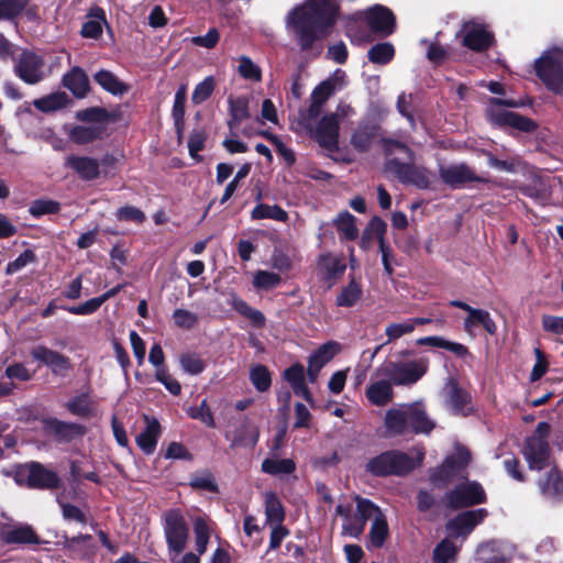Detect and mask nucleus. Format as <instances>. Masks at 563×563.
<instances>
[{
  "instance_id": "f257e3e1",
  "label": "nucleus",
  "mask_w": 563,
  "mask_h": 563,
  "mask_svg": "<svg viewBox=\"0 0 563 563\" xmlns=\"http://www.w3.org/2000/svg\"><path fill=\"white\" fill-rule=\"evenodd\" d=\"M338 4L334 0H307L295 7L286 16V29L302 49L311 47L319 38L328 35V27L334 22Z\"/></svg>"
},
{
  "instance_id": "f03ea898",
  "label": "nucleus",
  "mask_w": 563,
  "mask_h": 563,
  "mask_svg": "<svg viewBox=\"0 0 563 563\" xmlns=\"http://www.w3.org/2000/svg\"><path fill=\"white\" fill-rule=\"evenodd\" d=\"M386 155L385 168L405 185L428 189L434 180V174L423 166L413 164V152L405 144L387 140L384 144Z\"/></svg>"
},
{
  "instance_id": "7ed1b4c3",
  "label": "nucleus",
  "mask_w": 563,
  "mask_h": 563,
  "mask_svg": "<svg viewBox=\"0 0 563 563\" xmlns=\"http://www.w3.org/2000/svg\"><path fill=\"white\" fill-rule=\"evenodd\" d=\"M423 459L422 448H412L408 452L391 450L369 460L367 471L376 476H405L420 466Z\"/></svg>"
},
{
  "instance_id": "20e7f679",
  "label": "nucleus",
  "mask_w": 563,
  "mask_h": 563,
  "mask_svg": "<svg viewBox=\"0 0 563 563\" xmlns=\"http://www.w3.org/2000/svg\"><path fill=\"white\" fill-rule=\"evenodd\" d=\"M354 500L356 503L354 512L351 504L340 503L335 508V514L343 519L342 536L360 539L364 533L367 520H372L379 507L358 495L354 496Z\"/></svg>"
},
{
  "instance_id": "39448f33",
  "label": "nucleus",
  "mask_w": 563,
  "mask_h": 563,
  "mask_svg": "<svg viewBox=\"0 0 563 563\" xmlns=\"http://www.w3.org/2000/svg\"><path fill=\"white\" fill-rule=\"evenodd\" d=\"M428 369L429 358L419 357L408 362H385L375 369V375L387 377L397 386H410L420 380Z\"/></svg>"
},
{
  "instance_id": "423d86ee",
  "label": "nucleus",
  "mask_w": 563,
  "mask_h": 563,
  "mask_svg": "<svg viewBox=\"0 0 563 563\" xmlns=\"http://www.w3.org/2000/svg\"><path fill=\"white\" fill-rule=\"evenodd\" d=\"M536 71L547 88L554 93L563 92V48L547 51L537 62Z\"/></svg>"
},
{
  "instance_id": "0eeeda50",
  "label": "nucleus",
  "mask_w": 563,
  "mask_h": 563,
  "mask_svg": "<svg viewBox=\"0 0 563 563\" xmlns=\"http://www.w3.org/2000/svg\"><path fill=\"white\" fill-rule=\"evenodd\" d=\"M164 533L172 561L185 550L188 539V527L179 510L172 509L164 516Z\"/></svg>"
},
{
  "instance_id": "6e6552de",
  "label": "nucleus",
  "mask_w": 563,
  "mask_h": 563,
  "mask_svg": "<svg viewBox=\"0 0 563 563\" xmlns=\"http://www.w3.org/2000/svg\"><path fill=\"white\" fill-rule=\"evenodd\" d=\"M504 106L517 107L515 101H504L493 98L487 111V115L492 123L499 126H510L519 131L531 132L536 129V123L516 112L506 110Z\"/></svg>"
},
{
  "instance_id": "1a4fd4ad",
  "label": "nucleus",
  "mask_w": 563,
  "mask_h": 563,
  "mask_svg": "<svg viewBox=\"0 0 563 563\" xmlns=\"http://www.w3.org/2000/svg\"><path fill=\"white\" fill-rule=\"evenodd\" d=\"M103 111L98 109L86 110L79 114V118L89 121L87 124H80L71 128L68 136L76 144H88L101 139L106 132L104 122L100 121Z\"/></svg>"
},
{
  "instance_id": "9d476101",
  "label": "nucleus",
  "mask_w": 563,
  "mask_h": 563,
  "mask_svg": "<svg viewBox=\"0 0 563 563\" xmlns=\"http://www.w3.org/2000/svg\"><path fill=\"white\" fill-rule=\"evenodd\" d=\"M14 69L16 75L30 85L42 81L49 73L43 57L31 51H24L20 55Z\"/></svg>"
},
{
  "instance_id": "9b49d317",
  "label": "nucleus",
  "mask_w": 563,
  "mask_h": 563,
  "mask_svg": "<svg viewBox=\"0 0 563 563\" xmlns=\"http://www.w3.org/2000/svg\"><path fill=\"white\" fill-rule=\"evenodd\" d=\"M485 498L484 488L476 482L461 484L446 494L448 506L454 509L482 504Z\"/></svg>"
},
{
  "instance_id": "f8f14e48",
  "label": "nucleus",
  "mask_w": 563,
  "mask_h": 563,
  "mask_svg": "<svg viewBox=\"0 0 563 563\" xmlns=\"http://www.w3.org/2000/svg\"><path fill=\"white\" fill-rule=\"evenodd\" d=\"M439 176L441 180L453 189L462 188L468 183H486L484 177L475 174V172L466 164H449L439 167Z\"/></svg>"
},
{
  "instance_id": "ddd939ff",
  "label": "nucleus",
  "mask_w": 563,
  "mask_h": 563,
  "mask_svg": "<svg viewBox=\"0 0 563 563\" xmlns=\"http://www.w3.org/2000/svg\"><path fill=\"white\" fill-rule=\"evenodd\" d=\"M31 356L34 361L47 366L56 376L64 377L73 369L69 357L42 344L31 350Z\"/></svg>"
},
{
  "instance_id": "4468645a",
  "label": "nucleus",
  "mask_w": 563,
  "mask_h": 563,
  "mask_svg": "<svg viewBox=\"0 0 563 563\" xmlns=\"http://www.w3.org/2000/svg\"><path fill=\"white\" fill-rule=\"evenodd\" d=\"M470 460V452L465 448L457 446L455 453L446 457L443 464L431 473L430 481L435 485L446 484L468 464Z\"/></svg>"
},
{
  "instance_id": "2eb2a0df",
  "label": "nucleus",
  "mask_w": 563,
  "mask_h": 563,
  "mask_svg": "<svg viewBox=\"0 0 563 563\" xmlns=\"http://www.w3.org/2000/svg\"><path fill=\"white\" fill-rule=\"evenodd\" d=\"M487 516L486 509H476L464 511L453 519L449 520L445 529L451 538H461L463 542L466 537L481 523Z\"/></svg>"
},
{
  "instance_id": "dca6fc26",
  "label": "nucleus",
  "mask_w": 563,
  "mask_h": 563,
  "mask_svg": "<svg viewBox=\"0 0 563 563\" xmlns=\"http://www.w3.org/2000/svg\"><path fill=\"white\" fill-rule=\"evenodd\" d=\"M459 36L462 37V43L473 51H484L493 42V34L487 30L486 25L477 21L465 22Z\"/></svg>"
},
{
  "instance_id": "f3484780",
  "label": "nucleus",
  "mask_w": 563,
  "mask_h": 563,
  "mask_svg": "<svg viewBox=\"0 0 563 563\" xmlns=\"http://www.w3.org/2000/svg\"><path fill=\"white\" fill-rule=\"evenodd\" d=\"M445 407L454 415L467 416L472 411L471 395L459 386L454 378H449L443 387Z\"/></svg>"
},
{
  "instance_id": "a211bd4d",
  "label": "nucleus",
  "mask_w": 563,
  "mask_h": 563,
  "mask_svg": "<svg viewBox=\"0 0 563 563\" xmlns=\"http://www.w3.org/2000/svg\"><path fill=\"white\" fill-rule=\"evenodd\" d=\"M340 124L333 115L327 114L320 119L316 128H312L310 136L323 148L334 152L339 148Z\"/></svg>"
},
{
  "instance_id": "6ab92c4d",
  "label": "nucleus",
  "mask_w": 563,
  "mask_h": 563,
  "mask_svg": "<svg viewBox=\"0 0 563 563\" xmlns=\"http://www.w3.org/2000/svg\"><path fill=\"white\" fill-rule=\"evenodd\" d=\"M20 481L25 479L27 486L33 488H54L59 479L55 472L45 468L38 463L25 465L19 472Z\"/></svg>"
},
{
  "instance_id": "aec40b11",
  "label": "nucleus",
  "mask_w": 563,
  "mask_h": 563,
  "mask_svg": "<svg viewBox=\"0 0 563 563\" xmlns=\"http://www.w3.org/2000/svg\"><path fill=\"white\" fill-rule=\"evenodd\" d=\"M523 456L531 470L540 471L548 465L550 449L542 435H531L522 450Z\"/></svg>"
},
{
  "instance_id": "412c9836",
  "label": "nucleus",
  "mask_w": 563,
  "mask_h": 563,
  "mask_svg": "<svg viewBox=\"0 0 563 563\" xmlns=\"http://www.w3.org/2000/svg\"><path fill=\"white\" fill-rule=\"evenodd\" d=\"M365 19L372 32L388 36L395 31V16L386 7L376 4L365 12Z\"/></svg>"
},
{
  "instance_id": "4be33fe9",
  "label": "nucleus",
  "mask_w": 563,
  "mask_h": 563,
  "mask_svg": "<svg viewBox=\"0 0 563 563\" xmlns=\"http://www.w3.org/2000/svg\"><path fill=\"white\" fill-rule=\"evenodd\" d=\"M393 385L395 384L389 378L377 377L374 373L365 391L366 398L374 406H386L394 398Z\"/></svg>"
},
{
  "instance_id": "5701e85b",
  "label": "nucleus",
  "mask_w": 563,
  "mask_h": 563,
  "mask_svg": "<svg viewBox=\"0 0 563 563\" xmlns=\"http://www.w3.org/2000/svg\"><path fill=\"white\" fill-rule=\"evenodd\" d=\"M318 275L331 287L344 273L345 263L336 255L325 254L319 257L317 264Z\"/></svg>"
},
{
  "instance_id": "b1692460",
  "label": "nucleus",
  "mask_w": 563,
  "mask_h": 563,
  "mask_svg": "<svg viewBox=\"0 0 563 563\" xmlns=\"http://www.w3.org/2000/svg\"><path fill=\"white\" fill-rule=\"evenodd\" d=\"M65 164L84 180H93L100 175L99 162L89 156L69 155Z\"/></svg>"
},
{
  "instance_id": "393cba45",
  "label": "nucleus",
  "mask_w": 563,
  "mask_h": 563,
  "mask_svg": "<svg viewBox=\"0 0 563 563\" xmlns=\"http://www.w3.org/2000/svg\"><path fill=\"white\" fill-rule=\"evenodd\" d=\"M408 431L415 433H430L435 423L429 419L423 406L419 402L407 405Z\"/></svg>"
},
{
  "instance_id": "a878e982",
  "label": "nucleus",
  "mask_w": 563,
  "mask_h": 563,
  "mask_svg": "<svg viewBox=\"0 0 563 563\" xmlns=\"http://www.w3.org/2000/svg\"><path fill=\"white\" fill-rule=\"evenodd\" d=\"M344 77V71L340 69L335 70L332 78L322 81L313 89L310 96V100L323 107L324 103L331 98V96H333L336 90L342 88Z\"/></svg>"
},
{
  "instance_id": "bb28decb",
  "label": "nucleus",
  "mask_w": 563,
  "mask_h": 563,
  "mask_svg": "<svg viewBox=\"0 0 563 563\" xmlns=\"http://www.w3.org/2000/svg\"><path fill=\"white\" fill-rule=\"evenodd\" d=\"M388 534L389 529L386 516L383 510L378 508L377 514L372 518L366 548L368 550L382 548Z\"/></svg>"
},
{
  "instance_id": "cd10ccee",
  "label": "nucleus",
  "mask_w": 563,
  "mask_h": 563,
  "mask_svg": "<svg viewBox=\"0 0 563 563\" xmlns=\"http://www.w3.org/2000/svg\"><path fill=\"white\" fill-rule=\"evenodd\" d=\"M284 378L288 382L295 395L302 397L308 402H312V396L306 385L305 368L301 364L296 363L284 372Z\"/></svg>"
},
{
  "instance_id": "c85d7f7f",
  "label": "nucleus",
  "mask_w": 563,
  "mask_h": 563,
  "mask_svg": "<svg viewBox=\"0 0 563 563\" xmlns=\"http://www.w3.org/2000/svg\"><path fill=\"white\" fill-rule=\"evenodd\" d=\"M386 230L387 224L380 218H372L362 234L360 246L367 251L373 246L375 242L380 245L385 242Z\"/></svg>"
},
{
  "instance_id": "c756f323",
  "label": "nucleus",
  "mask_w": 563,
  "mask_h": 563,
  "mask_svg": "<svg viewBox=\"0 0 563 563\" xmlns=\"http://www.w3.org/2000/svg\"><path fill=\"white\" fill-rule=\"evenodd\" d=\"M323 107L310 100L306 109H301L291 121V129L297 133H312V122L321 114Z\"/></svg>"
},
{
  "instance_id": "7c9ffc66",
  "label": "nucleus",
  "mask_w": 563,
  "mask_h": 563,
  "mask_svg": "<svg viewBox=\"0 0 563 563\" xmlns=\"http://www.w3.org/2000/svg\"><path fill=\"white\" fill-rule=\"evenodd\" d=\"M145 429L136 437V443L142 451L146 454L152 453L157 444V440L161 433V427L156 419L144 417Z\"/></svg>"
},
{
  "instance_id": "2f4dec72",
  "label": "nucleus",
  "mask_w": 563,
  "mask_h": 563,
  "mask_svg": "<svg viewBox=\"0 0 563 563\" xmlns=\"http://www.w3.org/2000/svg\"><path fill=\"white\" fill-rule=\"evenodd\" d=\"M232 448H254L258 441V432L250 423H243L233 433H228Z\"/></svg>"
},
{
  "instance_id": "473e14b6",
  "label": "nucleus",
  "mask_w": 563,
  "mask_h": 563,
  "mask_svg": "<svg viewBox=\"0 0 563 563\" xmlns=\"http://www.w3.org/2000/svg\"><path fill=\"white\" fill-rule=\"evenodd\" d=\"M476 325H482L489 334H495L497 330L496 323L487 310L473 308L465 318L463 327L468 334H472Z\"/></svg>"
},
{
  "instance_id": "72a5a7b5",
  "label": "nucleus",
  "mask_w": 563,
  "mask_h": 563,
  "mask_svg": "<svg viewBox=\"0 0 563 563\" xmlns=\"http://www.w3.org/2000/svg\"><path fill=\"white\" fill-rule=\"evenodd\" d=\"M385 426L390 434H404L408 431L407 405L389 409L385 416Z\"/></svg>"
},
{
  "instance_id": "f704fd0d",
  "label": "nucleus",
  "mask_w": 563,
  "mask_h": 563,
  "mask_svg": "<svg viewBox=\"0 0 563 563\" xmlns=\"http://www.w3.org/2000/svg\"><path fill=\"white\" fill-rule=\"evenodd\" d=\"M64 86L76 97H85L89 90V80L80 67H74L63 78Z\"/></svg>"
},
{
  "instance_id": "c9c22d12",
  "label": "nucleus",
  "mask_w": 563,
  "mask_h": 563,
  "mask_svg": "<svg viewBox=\"0 0 563 563\" xmlns=\"http://www.w3.org/2000/svg\"><path fill=\"white\" fill-rule=\"evenodd\" d=\"M490 551L492 555L483 563H510L514 558V548L511 545L489 541L478 547V552Z\"/></svg>"
},
{
  "instance_id": "e433bc0d",
  "label": "nucleus",
  "mask_w": 563,
  "mask_h": 563,
  "mask_svg": "<svg viewBox=\"0 0 563 563\" xmlns=\"http://www.w3.org/2000/svg\"><path fill=\"white\" fill-rule=\"evenodd\" d=\"M2 538L7 543H29L36 544L40 542L38 537L27 525H16L3 531Z\"/></svg>"
},
{
  "instance_id": "4c0bfd02",
  "label": "nucleus",
  "mask_w": 563,
  "mask_h": 563,
  "mask_svg": "<svg viewBox=\"0 0 563 563\" xmlns=\"http://www.w3.org/2000/svg\"><path fill=\"white\" fill-rule=\"evenodd\" d=\"M417 344L444 349L451 351L460 357L468 355V349L465 345L457 342H451L442 336H423L417 340Z\"/></svg>"
},
{
  "instance_id": "58836bf2",
  "label": "nucleus",
  "mask_w": 563,
  "mask_h": 563,
  "mask_svg": "<svg viewBox=\"0 0 563 563\" xmlns=\"http://www.w3.org/2000/svg\"><path fill=\"white\" fill-rule=\"evenodd\" d=\"M67 409L79 417H92L97 415L95 400L88 394H81L67 402Z\"/></svg>"
},
{
  "instance_id": "ea45409f",
  "label": "nucleus",
  "mask_w": 563,
  "mask_h": 563,
  "mask_svg": "<svg viewBox=\"0 0 563 563\" xmlns=\"http://www.w3.org/2000/svg\"><path fill=\"white\" fill-rule=\"evenodd\" d=\"M265 517L266 523L282 525L285 519V511L280 500L273 493L265 494Z\"/></svg>"
},
{
  "instance_id": "a19ab883",
  "label": "nucleus",
  "mask_w": 563,
  "mask_h": 563,
  "mask_svg": "<svg viewBox=\"0 0 563 563\" xmlns=\"http://www.w3.org/2000/svg\"><path fill=\"white\" fill-rule=\"evenodd\" d=\"M334 224L341 239L353 241L358 235V229L355 224V217L347 211L341 212L334 220Z\"/></svg>"
},
{
  "instance_id": "79ce46f5",
  "label": "nucleus",
  "mask_w": 563,
  "mask_h": 563,
  "mask_svg": "<svg viewBox=\"0 0 563 563\" xmlns=\"http://www.w3.org/2000/svg\"><path fill=\"white\" fill-rule=\"evenodd\" d=\"M460 545H456L450 538L443 539L433 550V563H452L454 562Z\"/></svg>"
},
{
  "instance_id": "37998d69",
  "label": "nucleus",
  "mask_w": 563,
  "mask_h": 563,
  "mask_svg": "<svg viewBox=\"0 0 563 563\" xmlns=\"http://www.w3.org/2000/svg\"><path fill=\"white\" fill-rule=\"evenodd\" d=\"M340 352V344L329 341L316 350L308 358V363H312L319 367H323Z\"/></svg>"
},
{
  "instance_id": "c03bdc74",
  "label": "nucleus",
  "mask_w": 563,
  "mask_h": 563,
  "mask_svg": "<svg viewBox=\"0 0 563 563\" xmlns=\"http://www.w3.org/2000/svg\"><path fill=\"white\" fill-rule=\"evenodd\" d=\"M68 102V97L64 92L51 93L48 96L35 99L33 106L43 112H53L64 108Z\"/></svg>"
},
{
  "instance_id": "a18cd8bd",
  "label": "nucleus",
  "mask_w": 563,
  "mask_h": 563,
  "mask_svg": "<svg viewBox=\"0 0 563 563\" xmlns=\"http://www.w3.org/2000/svg\"><path fill=\"white\" fill-rule=\"evenodd\" d=\"M254 220L272 219L285 222L288 219L287 212L277 205L258 203L251 212Z\"/></svg>"
},
{
  "instance_id": "49530a36",
  "label": "nucleus",
  "mask_w": 563,
  "mask_h": 563,
  "mask_svg": "<svg viewBox=\"0 0 563 563\" xmlns=\"http://www.w3.org/2000/svg\"><path fill=\"white\" fill-rule=\"evenodd\" d=\"M89 16L90 19L82 25L81 34L84 37L97 38L102 33L104 11L101 8H95Z\"/></svg>"
},
{
  "instance_id": "de8ad7c7",
  "label": "nucleus",
  "mask_w": 563,
  "mask_h": 563,
  "mask_svg": "<svg viewBox=\"0 0 563 563\" xmlns=\"http://www.w3.org/2000/svg\"><path fill=\"white\" fill-rule=\"evenodd\" d=\"M231 120L230 126L239 125L243 120L250 117L249 99L246 97L229 98Z\"/></svg>"
},
{
  "instance_id": "09e8293b",
  "label": "nucleus",
  "mask_w": 563,
  "mask_h": 563,
  "mask_svg": "<svg viewBox=\"0 0 563 563\" xmlns=\"http://www.w3.org/2000/svg\"><path fill=\"white\" fill-rule=\"evenodd\" d=\"M539 486L542 494L548 497L563 494V478L555 468H552L547 477L539 482Z\"/></svg>"
},
{
  "instance_id": "8fccbe9b",
  "label": "nucleus",
  "mask_w": 563,
  "mask_h": 563,
  "mask_svg": "<svg viewBox=\"0 0 563 563\" xmlns=\"http://www.w3.org/2000/svg\"><path fill=\"white\" fill-rule=\"evenodd\" d=\"M295 468L296 465L291 459H265L262 463V471L269 475L290 474Z\"/></svg>"
},
{
  "instance_id": "3c124183",
  "label": "nucleus",
  "mask_w": 563,
  "mask_h": 563,
  "mask_svg": "<svg viewBox=\"0 0 563 563\" xmlns=\"http://www.w3.org/2000/svg\"><path fill=\"white\" fill-rule=\"evenodd\" d=\"M375 136V128L371 125H360L351 137V144L360 152H365L371 147Z\"/></svg>"
},
{
  "instance_id": "603ef678",
  "label": "nucleus",
  "mask_w": 563,
  "mask_h": 563,
  "mask_svg": "<svg viewBox=\"0 0 563 563\" xmlns=\"http://www.w3.org/2000/svg\"><path fill=\"white\" fill-rule=\"evenodd\" d=\"M362 296V286L355 279H352L341 292L336 296V305L340 307L354 306Z\"/></svg>"
},
{
  "instance_id": "864d4df0",
  "label": "nucleus",
  "mask_w": 563,
  "mask_h": 563,
  "mask_svg": "<svg viewBox=\"0 0 563 563\" xmlns=\"http://www.w3.org/2000/svg\"><path fill=\"white\" fill-rule=\"evenodd\" d=\"M95 80L107 91L112 95H122L128 88L108 70H100L95 75Z\"/></svg>"
},
{
  "instance_id": "5fc2aeb1",
  "label": "nucleus",
  "mask_w": 563,
  "mask_h": 563,
  "mask_svg": "<svg viewBox=\"0 0 563 563\" xmlns=\"http://www.w3.org/2000/svg\"><path fill=\"white\" fill-rule=\"evenodd\" d=\"M250 380L258 391H266L272 385L268 368L262 364H254L250 368Z\"/></svg>"
},
{
  "instance_id": "6e6d98bb",
  "label": "nucleus",
  "mask_w": 563,
  "mask_h": 563,
  "mask_svg": "<svg viewBox=\"0 0 563 563\" xmlns=\"http://www.w3.org/2000/svg\"><path fill=\"white\" fill-rule=\"evenodd\" d=\"M239 75L250 81L258 82L262 80V70L250 57L243 55L238 58Z\"/></svg>"
},
{
  "instance_id": "4d7b16f0",
  "label": "nucleus",
  "mask_w": 563,
  "mask_h": 563,
  "mask_svg": "<svg viewBox=\"0 0 563 563\" xmlns=\"http://www.w3.org/2000/svg\"><path fill=\"white\" fill-rule=\"evenodd\" d=\"M395 49L390 43L374 45L367 53L368 59L375 64H387L394 57Z\"/></svg>"
},
{
  "instance_id": "13d9d810",
  "label": "nucleus",
  "mask_w": 563,
  "mask_h": 563,
  "mask_svg": "<svg viewBox=\"0 0 563 563\" xmlns=\"http://www.w3.org/2000/svg\"><path fill=\"white\" fill-rule=\"evenodd\" d=\"M412 332L413 328L409 319H406L400 322H391L387 324L385 328V334L387 336L386 343H391Z\"/></svg>"
},
{
  "instance_id": "bf43d9fd",
  "label": "nucleus",
  "mask_w": 563,
  "mask_h": 563,
  "mask_svg": "<svg viewBox=\"0 0 563 563\" xmlns=\"http://www.w3.org/2000/svg\"><path fill=\"white\" fill-rule=\"evenodd\" d=\"M59 209L60 205L57 201L51 199H37L31 203L29 211L33 217L40 218L45 214L56 213Z\"/></svg>"
},
{
  "instance_id": "052dcab7",
  "label": "nucleus",
  "mask_w": 563,
  "mask_h": 563,
  "mask_svg": "<svg viewBox=\"0 0 563 563\" xmlns=\"http://www.w3.org/2000/svg\"><path fill=\"white\" fill-rule=\"evenodd\" d=\"M280 276L273 272L258 271L253 278V285L257 289L269 290L280 284Z\"/></svg>"
},
{
  "instance_id": "680f3d73",
  "label": "nucleus",
  "mask_w": 563,
  "mask_h": 563,
  "mask_svg": "<svg viewBox=\"0 0 563 563\" xmlns=\"http://www.w3.org/2000/svg\"><path fill=\"white\" fill-rule=\"evenodd\" d=\"M214 87V78L212 76L206 77L195 87L191 96L192 102L199 104L206 101L212 95Z\"/></svg>"
},
{
  "instance_id": "e2e57ef3",
  "label": "nucleus",
  "mask_w": 563,
  "mask_h": 563,
  "mask_svg": "<svg viewBox=\"0 0 563 563\" xmlns=\"http://www.w3.org/2000/svg\"><path fill=\"white\" fill-rule=\"evenodd\" d=\"M195 537H196V549L199 554H202L207 550V544L210 537V528L206 520L198 518L195 521Z\"/></svg>"
},
{
  "instance_id": "0e129e2a",
  "label": "nucleus",
  "mask_w": 563,
  "mask_h": 563,
  "mask_svg": "<svg viewBox=\"0 0 563 563\" xmlns=\"http://www.w3.org/2000/svg\"><path fill=\"white\" fill-rule=\"evenodd\" d=\"M181 368L191 375L200 374L205 369L203 361L196 354L186 353L180 356Z\"/></svg>"
},
{
  "instance_id": "69168bd1",
  "label": "nucleus",
  "mask_w": 563,
  "mask_h": 563,
  "mask_svg": "<svg viewBox=\"0 0 563 563\" xmlns=\"http://www.w3.org/2000/svg\"><path fill=\"white\" fill-rule=\"evenodd\" d=\"M26 5V0H0V20L12 19Z\"/></svg>"
},
{
  "instance_id": "338daca9",
  "label": "nucleus",
  "mask_w": 563,
  "mask_h": 563,
  "mask_svg": "<svg viewBox=\"0 0 563 563\" xmlns=\"http://www.w3.org/2000/svg\"><path fill=\"white\" fill-rule=\"evenodd\" d=\"M173 320L178 328L192 329L198 322V316L186 309H176L173 312Z\"/></svg>"
},
{
  "instance_id": "774afa93",
  "label": "nucleus",
  "mask_w": 563,
  "mask_h": 563,
  "mask_svg": "<svg viewBox=\"0 0 563 563\" xmlns=\"http://www.w3.org/2000/svg\"><path fill=\"white\" fill-rule=\"evenodd\" d=\"M35 261V254L31 250H25L14 261L10 262L5 267L8 275H13L24 268L26 265Z\"/></svg>"
}]
</instances>
